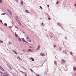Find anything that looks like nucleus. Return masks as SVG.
I'll return each instance as SVG.
<instances>
[{
    "mask_svg": "<svg viewBox=\"0 0 76 76\" xmlns=\"http://www.w3.org/2000/svg\"><path fill=\"white\" fill-rule=\"evenodd\" d=\"M7 10L9 12V14H10V15H11V16H12V12L11 11L8 9H7Z\"/></svg>",
    "mask_w": 76,
    "mask_h": 76,
    "instance_id": "f257e3e1",
    "label": "nucleus"
},
{
    "mask_svg": "<svg viewBox=\"0 0 76 76\" xmlns=\"http://www.w3.org/2000/svg\"><path fill=\"white\" fill-rule=\"evenodd\" d=\"M40 55L42 56H45V55L44 53H43L42 52H41L40 53Z\"/></svg>",
    "mask_w": 76,
    "mask_h": 76,
    "instance_id": "f03ea898",
    "label": "nucleus"
},
{
    "mask_svg": "<svg viewBox=\"0 0 76 76\" xmlns=\"http://www.w3.org/2000/svg\"><path fill=\"white\" fill-rule=\"evenodd\" d=\"M0 69H1V70L3 71H4V69H3V67H1V66H0Z\"/></svg>",
    "mask_w": 76,
    "mask_h": 76,
    "instance_id": "7ed1b4c3",
    "label": "nucleus"
},
{
    "mask_svg": "<svg viewBox=\"0 0 76 76\" xmlns=\"http://www.w3.org/2000/svg\"><path fill=\"white\" fill-rule=\"evenodd\" d=\"M26 13H31V12H29V11L28 10H26Z\"/></svg>",
    "mask_w": 76,
    "mask_h": 76,
    "instance_id": "20e7f679",
    "label": "nucleus"
},
{
    "mask_svg": "<svg viewBox=\"0 0 76 76\" xmlns=\"http://www.w3.org/2000/svg\"><path fill=\"white\" fill-rule=\"evenodd\" d=\"M40 48V46L39 45H38V48H37V50H38Z\"/></svg>",
    "mask_w": 76,
    "mask_h": 76,
    "instance_id": "39448f33",
    "label": "nucleus"
},
{
    "mask_svg": "<svg viewBox=\"0 0 76 76\" xmlns=\"http://www.w3.org/2000/svg\"><path fill=\"white\" fill-rule=\"evenodd\" d=\"M61 63H65V62H66V61H65V60H62L61 61Z\"/></svg>",
    "mask_w": 76,
    "mask_h": 76,
    "instance_id": "423d86ee",
    "label": "nucleus"
},
{
    "mask_svg": "<svg viewBox=\"0 0 76 76\" xmlns=\"http://www.w3.org/2000/svg\"><path fill=\"white\" fill-rule=\"evenodd\" d=\"M54 63L55 64V65H57V62L56 61H55L54 62Z\"/></svg>",
    "mask_w": 76,
    "mask_h": 76,
    "instance_id": "0eeeda50",
    "label": "nucleus"
},
{
    "mask_svg": "<svg viewBox=\"0 0 76 76\" xmlns=\"http://www.w3.org/2000/svg\"><path fill=\"white\" fill-rule=\"evenodd\" d=\"M12 51H13V52H14V53H15L16 54H18L16 52L14 51L13 50H12Z\"/></svg>",
    "mask_w": 76,
    "mask_h": 76,
    "instance_id": "6e6552de",
    "label": "nucleus"
},
{
    "mask_svg": "<svg viewBox=\"0 0 76 76\" xmlns=\"http://www.w3.org/2000/svg\"><path fill=\"white\" fill-rule=\"evenodd\" d=\"M21 4H23V1H21Z\"/></svg>",
    "mask_w": 76,
    "mask_h": 76,
    "instance_id": "1a4fd4ad",
    "label": "nucleus"
},
{
    "mask_svg": "<svg viewBox=\"0 0 76 76\" xmlns=\"http://www.w3.org/2000/svg\"><path fill=\"white\" fill-rule=\"evenodd\" d=\"M18 40L19 41H21V39H20V38H19Z\"/></svg>",
    "mask_w": 76,
    "mask_h": 76,
    "instance_id": "9d476101",
    "label": "nucleus"
},
{
    "mask_svg": "<svg viewBox=\"0 0 76 76\" xmlns=\"http://www.w3.org/2000/svg\"><path fill=\"white\" fill-rule=\"evenodd\" d=\"M26 39H29V37H26Z\"/></svg>",
    "mask_w": 76,
    "mask_h": 76,
    "instance_id": "9b49d317",
    "label": "nucleus"
},
{
    "mask_svg": "<svg viewBox=\"0 0 76 76\" xmlns=\"http://www.w3.org/2000/svg\"><path fill=\"white\" fill-rule=\"evenodd\" d=\"M22 41H23V42H25V39H24L23 38L22 39Z\"/></svg>",
    "mask_w": 76,
    "mask_h": 76,
    "instance_id": "f8f14e48",
    "label": "nucleus"
},
{
    "mask_svg": "<svg viewBox=\"0 0 76 76\" xmlns=\"http://www.w3.org/2000/svg\"><path fill=\"white\" fill-rule=\"evenodd\" d=\"M76 70V67H75V68H74V70L75 71V70Z\"/></svg>",
    "mask_w": 76,
    "mask_h": 76,
    "instance_id": "ddd939ff",
    "label": "nucleus"
},
{
    "mask_svg": "<svg viewBox=\"0 0 76 76\" xmlns=\"http://www.w3.org/2000/svg\"><path fill=\"white\" fill-rule=\"evenodd\" d=\"M28 52H29V51H31V49H29V50H28Z\"/></svg>",
    "mask_w": 76,
    "mask_h": 76,
    "instance_id": "4468645a",
    "label": "nucleus"
},
{
    "mask_svg": "<svg viewBox=\"0 0 76 76\" xmlns=\"http://www.w3.org/2000/svg\"><path fill=\"white\" fill-rule=\"evenodd\" d=\"M0 3H2V0H0Z\"/></svg>",
    "mask_w": 76,
    "mask_h": 76,
    "instance_id": "2eb2a0df",
    "label": "nucleus"
},
{
    "mask_svg": "<svg viewBox=\"0 0 76 76\" xmlns=\"http://www.w3.org/2000/svg\"><path fill=\"white\" fill-rule=\"evenodd\" d=\"M30 70L32 72H34V71H33V70H32V69H30Z\"/></svg>",
    "mask_w": 76,
    "mask_h": 76,
    "instance_id": "dca6fc26",
    "label": "nucleus"
},
{
    "mask_svg": "<svg viewBox=\"0 0 76 76\" xmlns=\"http://www.w3.org/2000/svg\"><path fill=\"white\" fill-rule=\"evenodd\" d=\"M59 3V1H58L57 3H56V4H58V3Z\"/></svg>",
    "mask_w": 76,
    "mask_h": 76,
    "instance_id": "f3484780",
    "label": "nucleus"
},
{
    "mask_svg": "<svg viewBox=\"0 0 76 76\" xmlns=\"http://www.w3.org/2000/svg\"><path fill=\"white\" fill-rule=\"evenodd\" d=\"M48 19H49V20H51V18H50H50H48Z\"/></svg>",
    "mask_w": 76,
    "mask_h": 76,
    "instance_id": "a211bd4d",
    "label": "nucleus"
},
{
    "mask_svg": "<svg viewBox=\"0 0 76 76\" xmlns=\"http://www.w3.org/2000/svg\"><path fill=\"white\" fill-rule=\"evenodd\" d=\"M4 25H5V26H7V24H6V23L4 24Z\"/></svg>",
    "mask_w": 76,
    "mask_h": 76,
    "instance_id": "6ab92c4d",
    "label": "nucleus"
},
{
    "mask_svg": "<svg viewBox=\"0 0 76 76\" xmlns=\"http://www.w3.org/2000/svg\"><path fill=\"white\" fill-rule=\"evenodd\" d=\"M70 54L71 55H73V53L72 52H71Z\"/></svg>",
    "mask_w": 76,
    "mask_h": 76,
    "instance_id": "aec40b11",
    "label": "nucleus"
},
{
    "mask_svg": "<svg viewBox=\"0 0 76 76\" xmlns=\"http://www.w3.org/2000/svg\"><path fill=\"white\" fill-rule=\"evenodd\" d=\"M40 7L41 8V9H42V8L41 7V6H40Z\"/></svg>",
    "mask_w": 76,
    "mask_h": 76,
    "instance_id": "412c9836",
    "label": "nucleus"
},
{
    "mask_svg": "<svg viewBox=\"0 0 76 76\" xmlns=\"http://www.w3.org/2000/svg\"><path fill=\"white\" fill-rule=\"evenodd\" d=\"M15 36H16V35H17V34H16V33H15Z\"/></svg>",
    "mask_w": 76,
    "mask_h": 76,
    "instance_id": "4be33fe9",
    "label": "nucleus"
},
{
    "mask_svg": "<svg viewBox=\"0 0 76 76\" xmlns=\"http://www.w3.org/2000/svg\"><path fill=\"white\" fill-rule=\"evenodd\" d=\"M24 42H26V43H28V42H27V41H25H25H24Z\"/></svg>",
    "mask_w": 76,
    "mask_h": 76,
    "instance_id": "5701e85b",
    "label": "nucleus"
},
{
    "mask_svg": "<svg viewBox=\"0 0 76 76\" xmlns=\"http://www.w3.org/2000/svg\"><path fill=\"white\" fill-rule=\"evenodd\" d=\"M0 22H1V23H3V21L1 20H0Z\"/></svg>",
    "mask_w": 76,
    "mask_h": 76,
    "instance_id": "b1692460",
    "label": "nucleus"
},
{
    "mask_svg": "<svg viewBox=\"0 0 76 76\" xmlns=\"http://www.w3.org/2000/svg\"><path fill=\"white\" fill-rule=\"evenodd\" d=\"M23 73H25V72L23 71H21Z\"/></svg>",
    "mask_w": 76,
    "mask_h": 76,
    "instance_id": "393cba45",
    "label": "nucleus"
},
{
    "mask_svg": "<svg viewBox=\"0 0 76 76\" xmlns=\"http://www.w3.org/2000/svg\"><path fill=\"white\" fill-rule=\"evenodd\" d=\"M28 41L29 42H31V40L30 39L28 40Z\"/></svg>",
    "mask_w": 76,
    "mask_h": 76,
    "instance_id": "a878e982",
    "label": "nucleus"
},
{
    "mask_svg": "<svg viewBox=\"0 0 76 76\" xmlns=\"http://www.w3.org/2000/svg\"><path fill=\"white\" fill-rule=\"evenodd\" d=\"M0 42L1 43H3V41H1Z\"/></svg>",
    "mask_w": 76,
    "mask_h": 76,
    "instance_id": "bb28decb",
    "label": "nucleus"
},
{
    "mask_svg": "<svg viewBox=\"0 0 76 76\" xmlns=\"http://www.w3.org/2000/svg\"><path fill=\"white\" fill-rule=\"evenodd\" d=\"M9 44H12L10 42H8Z\"/></svg>",
    "mask_w": 76,
    "mask_h": 76,
    "instance_id": "cd10ccee",
    "label": "nucleus"
},
{
    "mask_svg": "<svg viewBox=\"0 0 76 76\" xmlns=\"http://www.w3.org/2000/svg\"><path fill=\"white\" fill-rule=\"evenodd\" d=\"M29 48H32V47L31 46H30Z\"/></svg>",
    "mask_w": 76,
    "mask_h": 76,
    "instance_id": "c85d7f7f",
    "label": "nucleus"
},
{
    "mask_svg": "<svg viewBox=\"0 0 76 76\" xmlns=\"http://www.w3.org/2000/svg\"><path fill=\"white\" fill-rule=\"evenodd\" d=\"M25 76H28V75H27V74H26H26H25Z\"/></svg>",
    "mask_w": 76,
    "mask_h": 76,
    "instance_id": "c756f323",
    "label": "nucleus"
},
{
    "mask_svg": "<svg viewBox=\"0 0 76 76\" xmlns=\"http://www.w3.org/2000/svg\"><path fill=\"white\" fill-rule=\"evenodd\" d=\"M34 58H31L30 59H31V60H32Z\"/></svg>",
    "mask_w": 76,
    "mask_h": 76,
    "instance_id": "7c9ffc66",
    "label": "nucleus"
},
{
    "mask_svg": "<svg viewBox=\"0 0 76 76\" xmlns=\"http://www.w3.org/2000/svg\"><path fill=\"white\" fill-rule=\"evenodd\" d=\"M19 25H21V23H19Z\"/></svg>",
    "mask_w": 76,
    "mask_h": 76,
    "instance_id": "2f4dec72",
    "label": "nucleus"
},
{
    "mask_svg": "<svg viewBox=\"0 0 76 76\" xmlns=\"http://www.w3.org/2000/svg\"><path fill=\"white\" fill-rule=\"evenodd\" d=\"M54 47H55V48H56V45H54Z\"/></svg>",
    "mask_w": 76,
    "mask_h": 76,
    "instance_id": "473e14b6",
    "label": "nucleus"
},
{
    "mask_svg": "<svg viewBox=\"0 0 76 76\" xmlns=\"http://www.w3.org/2000/svg\"><path fill=\"white\" fill-rule=\"evenodd\" d=\"M16 36V37H19V36L18 35H17Z\"/></svg>",
    "mask_w": 76,
    "mask_h": 76,
    "instance_id": "72a5a7b5",
    "label": "nucleus"
},
{
    "mask_svg": "<svg viewBox=\"0 0 76 76\" xmlns=\"http://www.w3.org/2000/svg\"><path fill=\"white\" fill-rule=\"evenodd\" d=\"M23 51H24V52H25V49H24L23 50Z\"/></svg>",
    "mask_w": 76,
    "mask_h": 76,
    "instance_id": "f704fd0d",
    "label": "nucleus"
},
{
    "mask_svg": "<svg viewBox=\"0 0 76 76\" xmlns=\"http://www.w3.org/2000/svg\"><path fill=\"white\" fill-rule=\"evenodd\" d=\"M32 60V61H34V59H33Z\"/></svg>",
    "mask_w": 76,
    "mask_h": 76,
    "instance_id": "c9c22d12",
    "label": "nucleus"
},
{
    "mask_svg": "<svg viewBox=\"0 0 76 76\" xmlns=\"http://www.w3.org/2000/svg\"><path fill=\"white\" fill-rule=\"evenodd\" d=\"M47 6L48 7H49V5H47Z\"/></svg>",
    "mask_w": 76,
    "mask_h": 76,
    "instance_id": "e433bc0d",
    "label": "nucleus"
},
{
    "mask_svg": "<svg viewBox=\"0 0 76 76\" xmlns=\"http://www.w3.org/2000/svg\"><path fill=\"white\" fill-rule=\"evenodd\" d=\"M43 24H44V23H42V25H43Z\"/></svg>",
    "mask_w": 76,
    "mask_h": 76,
    "instance_id": "4c0bfd02",
    "label": "nucleus"
},
{
    "mask_svg": "<svg viewBox=\"0 0 76 76\" xmlns=\"http://www.w3.org/2000/svg\"><path fill=\"white\" fill-rule=\"evenodd\" d=\"M16 0V1L17 2H18V0Z\"/></svg>",
    "mask_w": 76,
    "mask_h": 76,
    "instance_id": "58836bf2",
    "label": "nucleus"
},
{
    "mask_svg": "<svg viewBox=\"0 0 76 76\" xmlns=\"http://www.w3.org/2000/svg\"><path fill=\"white\" fill-rule=\"evenodd\" d=\"M37 76H40V75H36Z\"/></svg>",
    "mask_w": 76,
    "mask_h": 76,
    "instance_id": "ea45409f",
    "label": "nucleus"
},
{
    "mask_svg": "<svg viewBox=\"0 0 76 76\" xmlns=\"http://www.w3.org/2000/svg\"><path fill=\"white\" fill-rule=\"evenodd\" d=\"M3 15H6V14L5 13H4L3 14Z\"/></svg>",
    "mask_w": 76,
    "mask_h": 76,
    "instance_id": "a19ab883",
    "label": "nucleus"
},
{
    "mask_svg": "<svg viewBox=\"0 0 76 76\" xmlns=\"http://www.w3.org/2000/svg\"><path fill=\"white\" fill-rule=\"evenodd\" d=\"M10 28H12V27L10 26Z\"/></svg>",
    "mask_w": 76,
    "mask_h": 76,
    "instance_id": "79ce46f5",
    "label": "nucleus"
},
{
    "mask_svg": "<svg viewBox=\"0 0 76 76\" xmlns=\"http://www.w3.org/2000/svg\"><path fill=\"white\" fill-rule=\"evenodd\" d=\"M0 73H1V72H0Z\"/></svg>",
    "mask_w": 76,
    "mask_h": 76,
    "instance_id": "37998d69",
    "label": "nucleus"
},
{
    "mask_svg": "<svg viewBox=\"0 0 76 76\" xmlns=\"http://www.w3.org/2000/svg\"><path fill=\"white\" fill-rule=\"evenodd\" d=\"M75 6L76 7V4H75Z\"/></svg>",
    "mask_w": 76,
    "mask_h": 76,
    "instance_id": "c03bdc74",
    "label": "nucleus"
},
{
    "mask_svg": "<svg viewBox=\"0 0 76 76\" xmlns=\"http://www.w3.org/2000/svg\"><path fill=\"white\" fill-rule=\"evenodd\" d=\"M75 75H76V74H75Z\"/></svg>",
    "mask_w": 76,
    "mask_h": 76,
    "instance_id": "a18cd8bd",
    "label": "nucleus"
}]
</instances>
